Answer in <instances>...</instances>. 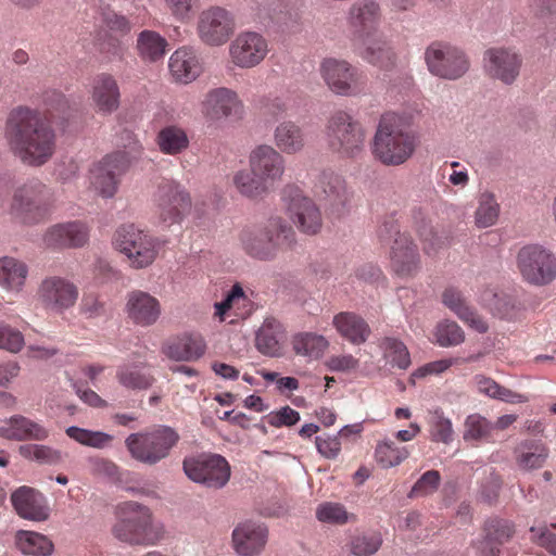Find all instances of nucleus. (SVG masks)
<instances>
[{
	"mask_svg": "<svg viewBox=\"0 0 556 556\" xmlns=\"http://www.w3.org/2000/svg\"><path fill=\"white\" fill-rule=\"evenodd\" d=\"M286 215L303 235L316 236L324 226L323 213L314 199L295 186L288 185L282 191Z\"/></svg>",
	"mask_w": 556,
	"mask_h": 556,
	"instance_id": "obj_9",
	"label": "nucleus"
},
{
	"mask_svg": "<svg viewBox=\"0 0 556 556\" xmlns=\"http://www.w3.org/2000/svg\"><path fill=\"white\" fill-rule=\"evenodd\" d=\"M24 344V336L20 330L0 323V349L17 353L23 349Z\"/></svg>",
	"mask_w": 556,
	"mask_h": 556,
	"instance_id": "obj_62",
	"label": "nucleus"
},
{
	"mask_svg": "<svg viewBox=\"0 0 556 556\" xmlns=\"http://www.w3.org/2000/svg\"><path fill=\"white\" fill-rule=\"evenodd\" d=\"M191 198L180 186L167 181L160 186L156 198V217L160 224L170 227L180 224L191 212Z\"/></svg>",
	"mask_w": 556,
	"mask_h": 556,
	"instance_id": "obj_18",
	"label": "nucleus"
},
{
	"mask_svg": "<svg viewBox=\"0 0 556 556\" xmlns=\"http://www.w3.org/2000/svg\"><path fill=\"white\" fill-rule=\"evenodd\" d=\"M522 56L514 48L493 47L483 54L485 74L505 85L515 83L520 74Z\"/></svg>",
	"mask_w": 556,
	"mask_h": 556,
	"instance_id": "obj_19",
	"label": "nucleus"
},
{
	"mask_svg": "<svg viewBox=\"0 0 556 556\" xmlns=\"http://www.w3.org/2000/svg\"><path fill=\"white\" fill-rule=\"evenodd\" d=\"M283 338L282 325L275 318H267L256 333L255 345L258 352L264 355L279 356Z\"/></svg>",
	"mask_w": 556,
	"mask_h": 556,
	"instance_id": "obj_38",
	"label": "nucleus"
},
{
	"mask_svg": "<svg viewBox=\"0 0 556 556\" xmlns=\"http://www.w3.org/2000/svg\"><path fill=\"white\" fill-rule=\"evenodd\" d=\"M475 382L479 393L484 394L491 399L500 400L509 404L526 403L528 396L517 393L506 387L498 384L492 378L483 375H477Z\"/></svg>",
	"mask_w": 556,
	"mask_h": 556,
	"instance_id": "obj_41",
	"label": "nucleus"
},
{
	"mask_svg": "<svg viewBox=\"0 0 556 556\" xmlns=\"http://www.w3.org/2000/svg\"><path fill=\"white\" fill-rule=\"evenodd\" d=\"M128 144L124 150H117L104 155L91 169L92 174H115V172H127L138 163L143 154V147L130 131H125Z\"/></svg>",
	"mask_w": 556,
	"mask_h": 556,
	"instance_id": "obj_24",
	"label": "nucleus"
},
{
	"mask_svg": "<svg viewBox=\"0 0 556 556\" xmlns=\"http://www.w3.org/2000/svg\"><path fill=\"white\" fill-rule=\"evenodd\" d=\"M440 473L437 470L426 471L414 484L410 496L427 495L437 491L440 484Z\"/></svg>",
	"mask_w": 556,
	"mask_h": 556,
	"instance_id": "obj_63",
	"label": "nucleus"
},
{
	"mask_svg": "<svg viewBox=\"0 0 556 556\" xmlns=\"http://www.w3.org/2000/svg\"><path fill=\"white\" fill-rule=\"evenodd\" d=\"M483 532L486 538L501 546L514 535L515 529L508 520L492 518L485 522Z\"/></svg>",
	"mask_w": 556,
	"mask_h": 556,
	"instance_id": "obj_59",
	"label": "nucleus"
},
{
	"mask_svg": "<svg viewBox=\"0 0 556 556\" xmlns=\"http://www.w3.org/2000/svg\"><path fill=\"white\" fill-rule=\"evenodd\" d=\"M267 529L254 522L239 525L232 532L235 551L240 556H257L267 543Z\"/></svg>",
	"mask_w": 556,
	"mask_h": 556,
	"instance_id": "obj_28",
	"label": "nucleus"
},
{
	"mask_svg": "<svg viewBox=\"0 0 556 556\" xmlns=\"http://www.w3.org/2000/svg\"><path fill=\"white\" fill-rule=\"evenodd\" d=\"M202 114L212 122H219L231 117H240L243 113V103L236 91L219 87L210 90L201 103Z\"/></svg>",
	"mask_w": 556,
	"mask_h": 556,
	"instance_id": "obj_20",
	"label": "nucleus"
},
{
	"mask_svg": "<svg viewBox=\"0 0 556 556\" xmlns=\"http://www.w3.org/2000/svg\"><path fill=\"white\" fill-rule=\"evenodd\" d=\"M25 263L13 257L0 260V285L9 290L20 291L27 278Z\"/></svg>",
	"mask_w": 556,
	"mask_h": 556,
	"instance_id": "obj_42",
	"label": "nucleus"
},
{
	"mask_svg": "<svg viewBox=\"0 0 556 556\" xmlns=\"http://www.w3.org/2000/svg\"><path fill=\"white\" fill-rule=\"evenodd\" d=\"M353 46L357 54L374 66L386 71L395 66V52L379 34L371 38L359 40Z\"/></svg>",
	"mask_w": 556,
	"mask_h": 556,
	"instance_id": "obj_30",
	"label": "nucleus"
},
{
	"mask_svg": "<svg viewBox=\"0 0 556 556\" xmlns=\"http://www.w3.org/2000/svg\"><path fill=\"white\" fill-rule=\"evenodd\" d=\"M316 518L318 521L330 525H345L350 518L355 517L348 513L344 505L336 502L320 503L316 508Z\"/></svg>",
	"mask_w": 556,
	"mask_h": 556,
	"instance_id": "obj_54",
	"label": "nucleus"
},
{
	"mask_svg": "<svg viewBox=\"0 0 556 556\" xmlns=\"http://www.w3.org/2000/svg\"><path fill=\"white\" fill-rule=\"evenodd\" d=\"M517 267L522 279L532 286L544 287L556 279V256L539 244L526 245L519 250Z\"/></svg>",
	"mask_w": 556,
	"mask_h": 556,
	"instance_id": "obj_12",
	"label": "nucleus"
},
{
	"mask_svg": "<svg viewBox=\"0 0 556 556\" xmlns=\"http://www.w3.org/2000/svg\"><path fill=\"white\" fill-rule=\"evenodd\" d=\"M14 509L24 519L43 521L49 517L46 497L29 486H21L11 495Z\"/></svg>",
	"mask_w": 556,
	"mask_h": 556,
	"instance_id": "obj_29",
	"label": "nucleus"
},
{
	"mask_svg": "<svg viewBox=\"0 0 556 556\" xmlns=\"http://www.w3.org/2000/svg\"><path fill=\"white\" fill-rule=\"evenodd\" d=\"M515 460L521 470H534L543 467L549 451L540 440H523L514 451Z\"/></svg>",
	"mask_w": 556,
	"mask_h": 556,
	"instance_id": "obj_36",
	"label": "nucleus"
},
{
	"mask_svg": "<svg viewBox=\"0 0 556 556\" xmlns=\"http://www.w3.org/2000/svg\"><path fill=\"white\" fill-rule=\"evenodd\" d=\"M206 343L199 333H184L170 340L164 348L163 353L174 361L192 362L204 355Z\"/></svg>",
	"mask_w": 556,
	"mask_h": 556,
	"instance_id": "obj_33",
	"label": "nucleus"
},
{
	"mask_svg": "<svg viewBox=\"0 0 556 556\" xmlns=\"http://www.w3.org/2000/svg\"><path fill=\"white\" fill-rule=\"evenodd\" d=\"M326 136L330 149L348 157L357 156L365 147V128L343 110L330 115L326 125Z\"/></svg>",
	"mask_w": 556,
	"mask_h": 556,
	"instance_id": "obj_8",
	"label": "nucleus"
},
{
	"mask_svg": "<svg viewBox=\"0 0 556 556\" xmlns=\"http://www.w3.org/2000/svg\"><path fill=\"white\" fill-rule=\"evenodd\" d=\"M240 241L247 254L254 258L268 261L279 250L289 249L295 242L293 228L280 218L271 219L265 228L243 229Z\"/></svg>",
	"mask_w": 556,
	"mask_h": 556,
	"instance_id": "obj_4",
	"label": "nucleus"
},
{
	"mask_svg": "<svg viewBox=\"0 0 556 556\" xmlns=\"http://www.w3.org/2000/svg\"><path fill=\"white\" fill-rule=\"evenodd\" d=\"M156 144L161 152L176 155L189 146L187 132L181 127L170 125L162 128L156 135Z\"/></svg>",
	"mask_w": 556,
	"mask_h": 556,
	"instance_id": "obj_43",
	"label": "nucleus"
},
{
	"mask_svg": "<svg viewBox=\"0 0 556 556\" xmlns=\"http://www.w3.org/2000/svg\"><path fill=\"white\" fill-rule=\"evenodd\" d=\"M378 236L381 241L393 239L390 251L393 273L401 278L414 277L420 269L418 249L406 233L400 231L397 220L393 217L386 219L378 229Z\"/></svg>",
	"mask_w": 556,
	"mask_h": 556,
	"instance_id": "obj_6",
	"label": "nucleus"
},
{
	"mask_svg": "<svg viewBox=\"0 0 556 556\" xmlns=\"http://www.w3.org/2000/svg\"><path fill=\"white\" fill-rule=\"evenodd\" d=\"M409 456L406 446H399L391 439H383L377 443L375 459L382 468H391L400 465Z\"/></svg>",
	"mask_w": 556,
	"mask_h": 556,
	"instance_id": "obj_47",
	"label": "nucleus"
},
{
	"mask_svg": "<svg viewBox=\"0 0 556 556\" xmlns=\"http://www.w3.org/2000/svg\"><path fill=\"white\" fill-rule=\"evenodd\" d=\"M247 298L242 288L239 285H235L230 292L227 294L226 299L222 302L215 303V316L219 318L220 321L225 320V314L233 308L236 305H239L240 302H245Z\"/></svg>",
	"mask_w": 556,
	"mask_h": 556,
	"instance_id": "obj_64",
	"label": "nucleus"
},
{
	"mask_svg": "<svg viewBox=\"0 0 556 556\" xmlns=\"http://www.w3.org/2000/svg\"><path fill=\"white\" fill-rule=\"evenodd\" d=\"M115 539L129 545H155L162 538V528L154 525L149 507L137 502H124L116 508L112 528Z\"/></svg>",
	"mask_w": 556,
	"mask_h": 556,
	"instance_id": "obj_3",
	"label": "nucleus"
},
{
	"mask_svg": "<svg viewBox=\"0 0 556 556\" xmlns=\"http://www.w3.org/2000/svg\"><path fill=\"white\" fill-rule=\"evenodd\" d=\"M442 302L468 327L479 333H485L489 325L478 312L470 306L462 292L455 288H447L442 293Z\"/></svg>",
	"mask_w": 556,
	"mask_h": 556,
	"instance_id": "obj_31",
	"label": "nucleus"
},
{
	"mask_svg": "<svg viewBox=\"0 0 556 556\" xmlns=\"http://www.w3.org/2000/svg\"><path fill=\"white\" fill-rule=\"evenodd\" d=\"M416 219V230L424 241V250L427 254H433L438 251V249L443 243L441 238L433 232L430 223L426 220L421 213H418V216H415Z\"/></svg>",
	"mask_w": 556,
	"mask_h": 556,
	"instance_id": "obj_61",
	"label": "nucleus"
},
{
	"mask_svg": "<svg viewBox=\"0 0 556 556\" xmlns=\"http://www.w3.org/2000/svg\"><path fill=\"white\" fill-rule=\"evenodd\" d=\"M382 544L379 532H363L352 536L350 542L351 553L355 556H371Z\"/></svg>",
	"mask_w": 556,
	"mask_h": 556,
	"instance_id": "obj_55",
	"label": "nucleus"
},
{
	"mask_svg": "<svg viewBox=\"0 0 556 556\" xmlns=\"http://www.w3.org/2000/svg\"><path fill=\"white\" fill-rule=\"evenodd\" d=\"M319 73L334 94L356 97L365 91V74L344 59L325 58L320 63Z\"/></svg>",
	"mask_w": 556,
	"mask_h": 556,
	"instance_id": "obj_11",
	"label": "nucleus"
},
{
	"mask_svg": "<svg viewBox=\"0 0 556 556\" xmlns=\"http://www.w3.org/2000/svg\"><path fill=\"white\" fill-rule=\"evenodd\" d=\"M425 62L428 71L446 80L464 77L470 68L467 53L459 47L444 41H433L425 50Z\"/></svg>",
	"mask_w": 556,
	"mask_h": 556,
	"instance_id": "obj_10",
	"label": "nucleus"
},
{
	"mask_svg": "<svg viewBox=\"0 0 556 556\" xmlns=\"http://www.w3.org/2000/svg\"><path fill=\"white\" fill-rule=\"evenodd\" d=\"M125 313L134 325L150 327L159 320L162 314V305L150 293L142 290H132L126 295Z\"/></svg>",
	"mask_w": 556,
	"mask_h": 556,
	"instance_id": "obj_23",
	"label": "nucleus"
},
{
	"mask_svg": "<svg viewBox=\"0 0 556 556\" xmlns=\"http://www.w3.org/2000/svg\"><path fill=\"white\" fill-rule=\"evenodd\" d=\"M90 228L80 220L61 223L49 227L43 235V243L51 249H77L89 240Z\"/></svg>",
	"mask_w": 556,
	"mask_h": 556,
	"instance_id": "obj_22",
	"label": "nucleus"
},
{
	"mask_svg": "<svg viewBox=\"0 0 556 556\" xmlns=\"http://www.w3.org/2000/svg\"><path fill=\"white\" fill-rule=\"evenodd\" d=\"M199 0H164L166 11L178 22L188 23L194 15Z\"/></svg>",
	"mask_w": 556,
	"mask_h": 556,
	"instance_id": "obj_60",
	"label": "nucleus"
},
{
	"mask_svg": "<svg viewBox=\"0 0 556 556\" xmlns=\"http://www.w3.org/2000/svg\"><path fill=\"white\" fill-rule=\"evenodd\" d=\"M65 433L68 438L76 441L77 443L93 448L106 447L113 441V435L109 433L102 431H92L75 426L66 428Z\"/></svg>",
	"mask_w": 556,
	"mask_h": 556,
	"instance_id": "obj_50",
	"label": "nucleus"
},
{
	"mask_svg": "<svg viewBox=\"0 0 556 556\" xmlns=\"http://www.w3.org/2000/svg\"><path fill=\"white\" fill-rule=\"evenodd\" d=\"M112 242L114 248L127 257L129 266L135 269L149 267L159 254L156 238L132 224L118 227Z\"/></svg>",
	"mask_w": 556,
	"mask_h": 556,
	"instance_id": "obj_7",
	"label": "nucleus"
},
{
	"mask_svg": "<svg viewBox=\"0 0 556 556\" xmlns=\"http://www.w3.org/2000/svg\"><path fill=\"white\" fill-rule=\"evenodd\" d=\"M480 302L483 306L489 308L493 315L500 318L511 319L519 311L514 296L498 292L493 288H485L480 293Z\"/></svg>",
	"mask_w": 556,
	"mask_h": 556,
	"instance_id": "obj_39",
	"label": "nucleus"
},
{
	"mask_svg": "<svg viewBox=\"0 0 556 556\" xmlns=\"http://www.w3.org/2000/svg\"><path fill=\"white\" fill-rule=\"evenodd\" d=\"M43 111L21 104L8 113L3 138L9 150L24 164L40 166L47 163L55 151L56 135L51 119L55 113H65L70 105L59 90L49 89L41 96Z\"/></svg>",
	"mask_w": 556,
	"mask_h": 556,
	"instance_id": "obj_1",
	"label": "nucleus"
},
{
	"mask_svg": "<svg viewBox=\"0 0 556 556\" xmlns=\"http://www.w3.org/2000/svg\"><path fill=\"white\" fill-rule=\"evenodd\" d=\"M435 342L443 348L456 346L465 341L462 327L452 320H444L437 325L434 331Z\"/></svg>",
	"mask_w": 556,
	"mask_h": 556,
	"instance_id": "obj_56",
	"label": "nucleus"
},
{
	"mask_svg": "<svg viewBox=\"0 0 556 556\" xmlns=\"http://www.w3.org/2000/svg\"><path fill=\"white\" fill-rule=\"evenodd\" d=\"M79 295L78 287L70 279L51 275L38 286L36 298L43 309L62 314L75 306Z\"/></svg>",
	"mask_w": 556,
	"mask_h": 556,
	"instance_id": "obj_16",
	"label": "nucleus"
},
{
	"mask_svg": "<svg viewBox=\"0 0 556 556\" xmlns=\"http://www.w3.org/2000/svg\"><path fill=\"white\" fill-rule=\"evenodd\" d=\"M327 177L329 178L327 181L329 190H325V192L329 199L332 211L340 216L345 212V206L350 201V193L340 176Z\"/></svg>",
	"mask_w": 556,
	"mask_h": 556,
	"instance_id": "obj_57",
	"label": "nucleus"
},
{
	"mask_svg": "<svg viewBox=\"0 0 556 556\" xmlns=\"http://www.w3.org/2000/svg\"><path fill=\"white\" fill-rule=\"evenodd\" d=\"M429 428L430 439L433 442L448 444L454 439L452 421L444 417L440 409L430 413Z\"/></svg>",
	"mask_w": 556,
	"mask_h": 556,
	"instance_id": "obj_53",
	"label": "nucleus"
},
{
	"mask_svg": "<svg viewBox=\"0 0 556 556\" xmlns=\"http://www.w3.org/2000/svg\"><path fill=\"white\" fill-rule=\"evenodd\" d=\"M186 476L195 483L211 489H222L230 479V465L218 454H198L182 462Z\"/></svg>",
	"mask_w": 556,
	"mask_h": 556,
	"instance_id": "obj_14",
	"label": "nucleus"
},
{
	"mask_svg": "<svg viewBox=\"0 0 556 556\" xmlns=\"http://www.w3.org/2000/svg\"><path fill=\"white\" fill-rule=\"evenodd\" d=\"M348 23L352 30L353 45L377 35L380 25L378 3L374 0L354 2L349 10Z\"/></svg>",
	"mask_w": 556,
	"mask_h": 556,
	"instance_id": "obj_21",
	"label": "nucleus"
},
{
	"mask_svg": "<svg viewBox=\"0 0 556 556\" xmlns=\"http://www.w3.org/2000/svg\"><path fill=\"white\" fill-rule=\"evenodd\" d=\"M274 176H235L233 184L247 198H261L269 190V180Z\"/></svg>",
	"mask_w": 556,
	"mask_h": 556,
	"instance_id": "obj_51",
	"label": "nucleus"
},
{
	"mask_svg": "<svg viewBox=\"0 0 556 556\" xmlns=\"http://www.w3.org/2000/svg\"><path fill=\"white\" fill-rule=\"evenodd\" d=\"M493 429V425L479 414L469 415L465 420V441H478L488 439Z\"/></svg>",
	"mask_w": 556,
	"mask_h": 556,
	"instance_id": "obj_58",
	"label": "nucleus"
},
{
	"mask_svg": "<svg viewBox=\"0 0 556 556\" xmlns=\"http://www.w3.org/2000/svg\"><path fill=\"white\" fill-rule=\"evenodd\" d=\"M168 67L176 81L188 84L202 72L195 50L190 47L177 49L169 58Z\"/></svg>",
	"mask_w": 556,
	"mask_h": 556,
	"instance_id": "obj_34",
	"label": "nucleus"
},
{
	"mask_svg": "<svg viewBox=\"0 0 556 556\" xmlns=\"http://www.w3.org/2000/svg\"><path fill=\"white\" fill-rule=\"evenodd\" d=\"M102 22L106 30L112 34L105 33L99 38L101 51L114 56H122L126 48L121 38L130 33L131 23L126 16L111 10L102 12Z\"/></svg>",
	"mask_w": 556,
	"mask_h": 556,
	"instance_id": "obj_25",
	"label": "nucleus"
},
{
	"mask_svg": "<svg viewBox=\"0 0 556 556\" xmlns=\"http://www.w3.org/2000/svg\"><path fill=\"white\" fill-rule=\"evenodd\" d=\"M91 101L94 110L109 115L119 108L121 91L117 80L108 73L94 77L91 86Z\"/></svg>",
	"mask_w": 556,
	"mask_h": 556,
	"instance_id": "obj_26",
	"label": "nucleus"
},
{
	"mask_svg": "<svg viewBox=\"0 0 556 556\" xmlns=\"http://www.w3.org/2000/svg\"><path fill=\"white\" fill-rule=\"evenodd\" d=\"M383 351L384 359L390 363L393 367L399 369H407L410 365V356L406 345L391 337L383 338L379 344Z\"/></svg>",
	"mask_w": 556,
	"mask_h": 556,
	"instance_id": "obj_48",
	"label": "nucleus"
},
{
	"mask_svg": "<svg viewBox=\"0 0 556 556\" xmlns=\"http://www.w3.org/2000/svg\"><path fill=\"white\" fill-rule=\"evenodd\" d=\"M16 545L23 554L33 556H47L53 551L52 542L46 535L34 531H18Z\"/></svg>",
	"mask_w": 556,
	"mask_h": 556,
	"instance_id": "obj_46",
	"label": "nucleus"
},
{
	"mask_svg": "<svg viewBox=\"0 0 556 556\" xmlns=\"http://www.w3.org/2000/svg\"><path fill=\"white\" fill-rule=\"evenodd\" d=\"M500 215V205L493 194L484 192L479 198L475 223L479 228L493 226Z\"/></svg>",
	"mask_w": 556,
	"mask_h": 556,
	"instance_id": "obj_52",
	"label": "nucleus"
},
{
	"mask_svg": "<svg viewBox=\"0 0 556 556\" xmlns=\"http://www.w3.org/2000/svg\"><path fill=\"white\" fill-rule=\"evenodd\" d=\"M269 41L256 30H242L228 47L230 63L240 70L258 66L269 53Z\"/></svg>",
	"mask_w": 556,
	"mask_h": 556,
	"instance_id": "obj_15",
	"label": "nucleus"
},
{
	"mask_svg": "<svg viewBox=\"0 0 556 556\" xmlns=\"http://www.w3.org/2000/svg\"><path fill=\"white\" fill-rule=\"evenodd\" d=\"M116 378L123 387L130 390H144L154 382L153 376L146 370L143 365L138 364L119 366Z\"/></svg>",
	"mask_w": 556,
	"mask_h": 556,
	"instance_id": "obj_44",
	"label": "nucleus"
},
{
	"mask_svg": "<svg viewBox=\"0 0 556 556\" xmlns=\"http://www.w3.org/2000/svg\"><path fill=\"white\" fill-rule=\"evenodd\" d=\"M50 431L40 422L23 415H14L0 426V437L14 441H45Z\"/></svg>",
	"mask_w": 556,
	"mask_h": 556,
	"instance_id": "obj_27",
	"label": "nucleus"
},
{
	"mask_svg": "<svg viewBox=\"0 0 556 556\" xmlns=\"http://www.w3.org/2000/svg\"><path fill=\"white\" fill-rule=\"evenodd\" d=\"M249 165L252 174H283L286 170L282 153L266 143L258 144L251 150Z\"/></svg>",
	"mask_w": 556,
	"mask_h": 556,
	"instance_id": "obj_35",
	"label": "nucleus"
},
{
	"mask_svg": "<svg viewBox=\"0 0 556 556\" xmlns=\"http://www.w3.org/2000/svg\"><path fill=\"white\" fill-rule=\"evenodd\" d=\"M291 345L296 355L318 359L328 349L329 341L315 332H299L292 337Z\"/></svg>",
	"mask_w": 556,
	"mask_h": 556,
	"instance_id": "obj_40",
	"label": "nucleus"
},
{
	"mask_svg": "<svg viewBox=\"0 0 556 556\" xmlns=\"http://www.w3.org/2000/svg\"><path fill=\"white\" fill-rule=\"evenodd\" d=\"M276 148L286 154H295L305 147V134L303 129L292 121L279 123L274 130Z\"/></svg>",
	"mask_w": 556,
	"mask_h": 556,
	"instance_id": "obj_37",
	"label": "nucleus"
},
{
	"mask_svg": "<svg viewBox=\"0 0 556 556\" xmlns=\"http://www.w3.org/2000/svg\"><path fill=\"white\" fill-rule=\"evenodd\" d=\"M18 452L24 458L41 465L54 466L63 462L62 452L48 445L25 444L20 446Z\"/></svg>",
	"mask_w": 556,
	"mask_h": 556,
	"instance_id": "obj_49",
	"label": "nucleus"
},
{
	"mask_svg": "<svg viewBox=\"0 0 556 556\" xmlns=\"http://www.w3.org/2000/svg\"><path fill=\"white\" fill-rule=\"evenodd\" d=\"M332 326L341 338L354 345L365 343L371 334L368 323L354 312H340L333 316Z\"/></svg>",
	"mask_w": 556,
	"mask_h": 556,
	"instance_id": "obj_32",
	"label": "nucleus"
},
{
	"mask_svg": "<svg viewBox=\"0 0 556 556\" xmlns=\"http://www.w3.org/2000/svg\"><path fill=\"white\" fill-rule=\"evenodd\" d=\"M52 204V195L46 187L25 186L15 191L11 212L25 224H35L48 216Z\"/></svg>",
	"mask_w": 556,
	"mask_h": 556,
	"instance_id": "obj_17",
	"label": "nucleus"
},
{
	"mask_svg": "<svg viewBox=\"0 0 556 556\" xmlns=\"http://www.w3.org/2000/svg\"><path fill=\"white\" fill-rule=\"evenodd\" d=\"M417 114V111H390L380 116L371 147L376 160L383 165L399 166L413 156L417 137L409 128Z\"/></svg>",
	"mask_w": 556,
	"mask_h": 556,
	"instance_id": "obj_2",
	"label": "nucleus"
},
{
	"mask_svg": "<svg viewBox=\"0 0 556 556\" xmlns=\"http://www.w3.org/2000/svg\"><path fill=\"white\" fill-rule=\"evenodd\" d=\"M236 26V18L231 11L220 5H210L200 12L195 29L203 45L216 48L230 40Z\"/></svg>",
	"mask_w": 556,
	"mask_h": 556,
	"instance_id": "obj_13",
	"label": "nucleus"
},
{
	"mask_svg": "<svg viewBox=\"0 0 556 556\" xmlns=\"http://www.w3.org/2000/svg\"><path fill=\"white\" fill-rule=\"evenodd\" d=\"M166 39L156 31L143 30L137 38V50L144 61L155 62L161 60L166 53Z\"/></svg>",
	"mask_w": 556,
	"mask_h": 556,
	"instance_id": "obj_45",
	"label": "nucleus"
},
{
	"mask_svg": "<svg viewBox=\"0 0 556 556\" xmlns=\"http://www.w3.org/2000/svg\"><path fill=\"white\" fill-rule=\"evenodd\" d=\"M180 437L169 426L160 425L152 429L129 434L125 445L136 460L155 465L169 456Z\"/></svg>",
	"mask_w": 556,
	"mask_h": 556,
	"instance_id": "obj_5",
	"label": "nucleus"
}]
</instances>
